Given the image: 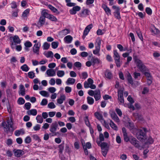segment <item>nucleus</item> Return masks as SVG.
<instances>
[{
  "label": "nucleus",
  "instance_id": "2f4dec72",
  "mask_svg": "<svg viewBox=\"0 0 160 160\" xmlns=\"http://www.w3.org/2000/svg\"><path fill=\"white\" fill-rule=\"evenodd\" d=\"M113 53H114V60H115L116 59H120V56L117 52V51L116 50H115L113 51Z\"/></svg>",
  "mask_w": 160,
  "mask_h": 160
},
{
  "label": "nucleus",
  "instance_id": "de8ad7c7",
  "mask_svg": "<svg viewBox=\"0 0 160 160\" xmlns=\"http://www.w3.org/2000/svg\"><path fill=\"white\" fill-rule=\"evenodd\" d=\"M32 137L35 140L37 141L38 142H40L41 141V140L38 135L36 134L33 135Z\"/></svg>",
  "mask_w": 160,
  "mask_h": 160
},
{
  "label": "nucleus",
  "instance_id": "a211bd4d",
  "mask_svg": "<svg viewBox=\"0 0 160 160\" xmlns=\"http://www.w3.org/2000/svg\"><path fill=\"white\" fill-rule=\"evenodd\" d=\"M19 94H21L22 96H24L25 94V91L24 86L22 84H21L19 86Z\"/></svg>",
  "mask_w": 160,
  "mask_h": 160
},
{
  "label": "nucleus",
  "instance_id": "774afa93",
  "mask_svg": "<svg viewBox=\"0 0 160 160\" xmlns=\"http://www.w3.org/2000/svg\"><path fill=\"white\" fill-rule=\"evenodd\" d=\"M84 121L85 122L86 125L88 126H90V123L88 119V117H86L84 118Z\"/></svg>",
  "mask_w": 160,
  "mask_h": 160
},
{
  "label": "nucleus",
  "instance_id": "ea45409f",
  "mask_svg": "<svg viewBox=\"0 0 160 160\" xmlns=\"http://www.w3.org/2000/svg\"><path fill=\"white\" fill-rule=\"evenodd\" d=\"M64 74L65 72L63 71L59 70L57 72V75L58 77H62Z\"/></svg>",
  "mask_w": 160,
  "mask_h": 160
},
{
  "label": "nucleus",
  "instance_id": "5fc2aeb1",
  "mask_svg": "<svg viewBox=\"0 0 160 160\" xmlns=\"http://www.w3.org/2000/svg\"><path fill=\"white\" fill-rule=\"evenodd\" d=\"M115 111L117 113V114L119 115L120 117H121L122 115V113L121 111L118 108H116L115 109Z\"/></svg>",
  "mask_w": 160,
  "mask_h": 160
},
{
  "label": "nucleus",
  "instance_id": "37998d69",
  "mask_svg": "<svg viewBox=\"0 0 160 160\" xmlns=\"http://www.w3.org/2000/svg\"><path fill=\"white\" fill-rule=\"evenodd\" d=\"M64 144L62 143L60 145L58 146L59 148V152L61 153H62L63 152V151L64 149Z\"/></svg>",
  "mask_w": 160,
  "mask_h": 160
},
{
  "label": "nucleus",
  "instance_id": "dca6fc26",
  "mask_svg": "<svg viewBox=\"0 0 160 160\" xmlns=\"http://www.w3.org/2000/svg\"><path fill=\"white\" fill-rule=\"evenodd\" d=\"M141 106L138 102H136L134 106L131 104V109L132 110H138L141 108Z\"/></svg>",
  "mask_w": 160,
  "mask_h": 160
},
{
  "label": "nucleus",
  "instance_id": "09e8293b",
  "mask_svg": "<svg viewBox=\"0 0 160 160\" xmlns=\"http://www.w3.org/2000/svg\"><path fill=\"white\" fill-rule=\"evenodd\" d=\"M24 45L26 47L25 49L27 50H28V49L27 48V47H30L32 46V43L29 41H27L24 44Z\"/></svg>",
  "mask_w": 160,
  "mask_h": 160
},
{
  "label": "nucleus",
  "instance_id": "72a5a7b5",
  "mask_svg": "<svg viewBox=\"0 0 160 160\" xmlns=\"http://www.w3.org/2000/svg\"><path fill=\"white\" fill-rule=\"evenodd\" d=\"M47 18L53 21L56 22L57 21V19L56 18L52 15L49 14L47 16Z\"/></svg>",
  "mask_w": 160,
  "mask_h": 160
},
{
  "label": "nucleus",
  "instance_id": "c9c22d12",
  "mask_svg": "<svg viewBox=\"0 0 160 160\" xmlns=\"http://www.w3.org/2000/svg\"><path fill=\"white\" fill-rule=\"evenodd\" d=\"M108 148H101L102 154L104 157L106 156L108 150Z\"/></svg>",
  "mask_w": 160,
  "mask_h": 160
},
{
  "label": "nucleus",
  "instance_id": "a19ab883",
  "mask_svg": "<svg viewBox=\"0 0 160 160\" xmlns=\"http://www.w3.org/2000/svg\"><path fill=\"white\" fill-rule=\"evenodd\" d=\"M117 48L121 52L125 51L127 49V48H124L120 44H119L117 45Z\"/></svg>",
  "mask_w": 160,
  "mask_h": 160
},
{
  "label": "nucleus",
  "instance_id": "052dcab7",
  "mask_svg": "<svg viewBox=\"0 0 160 160\" xmlns=\"http://www.w3.org/2000/svg\"><path fill=\"white\" fill-rule=\"evenodd\" d=\"M48 101L46 99H43L41 102V105L43 106L46 105L47 104Z\"/></svg>",
  "mask_w": 160,
  "mask_h": 160
},
{
  "label": "nucleus",
  "instance_id": "bf43d9fd",
  "mask_svg": "<svg viewBox=\"0 0 160 160\" xmlns=\"http://www.w3.org/2000/svg\"><path fill=\"white\" fill-rule=\"evenodd\" d=\"M31 141V139L30 137L29 136H27L25 139V141L26 143H30Z\"/></svg>",
  "mask_w": 160,
  "mask_h": 160
},
{
  "label": "nucleus",
  "instance_id": "f03ea898",
  "mask_svg": "<svg viewBox=\"0 0 160 160\" xmlns=\"http://www.w3.org/2000/svg\"><path fill=\"white\" fill-rule=\"evenodd\" d=\"M133 59L135 63L137 64V66L140 71L143 72L147 70V68L144 65L142 61L139 59L137 56L135 54L133 55Z\"/></svg>",
  "mask_w": 160,
  "mask_h": 160
},
{
  "label": "nucleus",
  "instance_id": "338daca9",
  "mask_svg": "<svg viewBox=\"0 0 160 160\" xmlns=\"http://www.w3.org/2000/svg\"><path fill=\"white\" fill-rule=\"evenodd\" d=\"M149 91V89L147 87H144L142 92V93L143 94L147 93Z\"/></svg>",
  "mask_w": 160,
  "mask_h": 160
},
{
  "label": "nucleus",
  "instance_id": "9d476101",
  "mask_svg": "<svg viewBox=\"0 0 160 160\" xmlns=\"http://www.w3.org/2000/svg\"><path fill=\"white\" fill-rule=\"evenodd\" d=\"M15 156L17 157H20L24 154V152L21 150L15 149L13 150Z\"/></svg>",
  "mask_w": 160,
  "mask_h": 160
},
{
  "label": "nucleus",
  "instance_id": "7c9ffc66",
  "mask_svg": "<svg viewBox=\"0 0 160 160\" xmlns=\"http://www.w3.org/2000/svg\"><path fill=\"white\" fill-rule=\"evenodd\" d=\"M151 32L154 35L158 34L159 33V30L155 27L151 29Z\"/></svg>",
  "mask_w": 160,
  "mask_h": 160
},
{
  "label": "nucleus",
  "instance_id": "0e129e2a",
  "mask_svg": "<svg viewBox=\"0 0 160 160\" xmlns=\"http://www.w3.org/2000/svg\"><path fill=\"white\" fill-rule=\"evenodd\" d=\"M120 59H119L118 60L116 59V60H115V62L116 64L117 67H120L121 65V63L120 62Z\"/></svg>",
  "mask_w": 160,
  "mask_h": 160
},
{
  "label": "nucleus",
  "instance_id": "4c0bfd02",
  "mask_svg": "<svg viewBox=\"0 0 160 160\" xmlns=\"http://www.w3.org/2000/svg\"><path fill=\"white\" fill-rule=\"evenodd\" d=\"M39 21L41 25H43L45 21V18L44 17L41 16L40 18Z\"/></svg>",
  "mask_w": 160,
  "mask_h": 160
},
{
  "label": "nucleus",
  "instance_id": "bb28decb",
  "mask_svg": "<svg viewBox=\"0 0 160 160\" xmlns=\"http://www.w3.org/2000/svg\"><path fill=\"white\" fill-rule=\"evenodd\" d=\"M12 38L13 41L15 43L19 44L21 42V40L18 36L15 35L12 37Z\"/></svg>",
  "mask_w": 160,
  "mask_h": 160
},
{
  "label": "nucleus",
  "instance_id": "b1692460",
  "mask_svg": "<svg viewBox=\"0 0 160 160\" xmlns=\"http://www.w3.org/2000/svg\"><path fill=\"white\" fill-rule=\"evenodd\" d=\"M48 7L53 12L56 13L57 14H59V12L58 11V10L52 5H48Z\"/></svg>",
  "mask_w": 160,
  "mask_h": 160
},
{
  "label": "nucleus",
  "instance_id": "c85d7f7f",
  "mask_svg": "<svg viewBox=\"0 0 160 160\" xmlns=\"http://www.w3.org/2000/svg\"><path fill=\"white\" fill-rule=\"evenodd\" d=\"M25 132L23 129H21L20 130H16L14 132L15 135L17 136H19L20 134H23Z\"/></svg>",
  "mask_w": 160,
  "mask_h": 160
},
{
  "label": "nucleus",
  "instance_id": "412c9836",
  "mask_svg": "<svg viewBox=\"0 0 160 160\" xmlns=\"http://www.w3.org/2000/svg\"><path fill=\"white\" fill-rule=\"evenodd\" d=\"M105 77L108 79H110L112 78V75L111 72L108 70H107L105 72Z\"/></svg>",
  "mask_w": 160,
  "mask_h": 160
},
{
  "label": "nucleus",
  "instance_id": "473e14b6",
  "mask_svg": "<svg viewBox=\"0 0 160 160\" xmlns=\"http://www.w3.org/2000/svg\"><path fill=\"white\" fill-rule=\"evenodd\" d=\"M94 115L96 118L99 120H102L103 119L102 115L98 112H95L94 113Z\"/></svg>",
  "mask_w": 160,
  "mask_h": 160
},
{
  "label": "nucleus",
  "instance_id": "79ce46f5",
  "mask_svg": "<svg viewBox=\"0 0 160 160\" xmlns=\"http://www.w3.org/2000/svg\"><path fill=\"white\" fill-rule=\"evenodd\" d=\"M21 68L22 71L25 72H27L29 70V68L26 64L21 66Z\"/></svg>",
  "mask_w": 160,
  "mask_h": 160
},
{
  "label": "nucleus",
  "instance_id": "4468645a",
  "mask_svg": "<svg viewBox=\"0 0 160 160\" xmlns=\"http://www.w3.org/2000/svg\"><path fill=\"white\" fill-rule=\"evenodd\" d=\"M94 97L96 101L99 100L101 97L100 92L99 89L96 90V92L94 95Z\"/></svg>",
  "mask_w": 160,
  "mask_h": 160
},
{
  "label": "nucleus",
  "instance_id": "aec40b11",
  "mask_svg": "<svg viewBox=\"0 0 160 160\" xmlns=\"http://www.w3.org/2000/svg\"><path fill=\"white\" fill-rule=\"evenodd\" d=\"M129 55V52H126L123 53L122 55V56L124 58L128 57L127 58V61L125 63V66L126 67H127V65L128 64L129 62L130 61V57H128Z\"/></svg>",
  "mask_w": 160,
  "mask_h": 160
},
{
  "label": "nucleus",
  "instance_id": "69168bd1",
  "mask_svg": "<svg viewBox=\"0 0 160 160\" xmlns=\"http://www.w3.org/2000/svg\"><path fill=\"white\" fill-rule=\"evenodd\" d=\"M31 105V104L30 102L26 103L24 105V106L27 110H29L30 109Z\"/></svg>",
  "mask_w": 160,
  "mask_h": 160
},
{
  "label": "nucleus",
  "instance_id": "a18cd8bd",
  "mask_svg": "<svg viewBox=\"0 0 160 160\" xmlns=\"http://www.w3.org/2000/svg\"><path fill=\"white\" fill-rule=\"evenodd\" d=\"M18 102L19 104H23L25 103V101L23 98H20L18 100Z\"/></svg>",
  "mask_w": 160,
  "mask_h": 160
},
{
  "label": "nucleus",
  "instance_id": "58836bf2",
  "mask_svg": "<svg viewBox=\"0 0 160 160\" xmlns=\"http://www.w3.org/2000/svg\"><path fill=\"white\" fill-rule=\"evenodd\" d=\"M61 32L63 35L65 36L69 33L70 32V31L68 29H65L62 30Z\"/></svg>",
  "mask_w": 160,
  "mask_h": 160
},
{
  "label": "nucleus",
  "instance_id": "603ef678",
  "mask_svg": "<svg viewBox=\"0 0 160 160\" xmlns=\"http://www.w3.org/2000/svg\"><path fill=\"white\" fill-rule=\"evenodd\" d=\"M74 65L75 67L77 68H79V69H80L82 66V64L80 62H77L74 63Z\"/></svg>",
  "mask_w": 160,
  "mask_h": 160
},
{
  "label": "nucleus",
  "instance_id": "6ab92c4d",
  "mask_svg": "<svg viewBox=\"0 0 160 160\" xmlns=\"http://www.w3.org/2000/svg\"><path fill=\"white\" fill-rule=\"evenodd\" d=\"M27 113L29 115L36 116L37 114V111L36 109H32L27 111Z\"/></svg>",
  "mask_w": 160,
  "mask_h": 160
},
{
  "label": "nucleus",
  "instance_id": "f3484780",
  "mask_svg": "<svg viewBox=\"0 0 160 160\" xmlns=\"http://www.w3.org/2000/svg\"><path fill=\"white\" fill-rule=\"evenodd\" d=\"M73 38L70 35H68L65 37L64 38V42L67 43H70L72 41Z\"/></svg>",
  "mask_w": 160,
  "mask_h": 160
},
{
  "label": "nucleus",
  "instance_id": "6e6d98bb",
  "mask_svg": "<svg viewBox=\"0 0 160 160\" xmlns=\"http://www.w3.org/2000/svg\"><path fill=\"white\" fill-rule=\"evenodd\" d=\"M29 9H27L25 10L24 12H23L22 14V16L23 17H26L28 14H29Z\"/></svg>",
  "mask_w": 160,
  "mask_h": 160
},
{
  "label": "nucleus",
  "instance_id": "cd10ccee",
  "mask_svg": "<svg viewBox=\"0 0 160 160\" xmlns=\"http://www.w3.org/2000/svg\"><path fill=\"white\" fill-rule=\"evenodd\" d=\"M65 100V96L64 95H62L61 96L60 98L58 99L57 102L59 104H61L63 102V101Z\"/></svg>",
  "mask_w": 160,
  "mask_h": 160
},
{
  "label": "nucleus",
  "instance_id": "9b49d317",
  "mask_svg": "<svg viewBox=\"0 0 160 160\" xmlns=\"http://www.w3.org/2000/svg\"><path fill=\"white\" fill-rule=\"evenodd\" d=\"M131 143L137 148H139L140 147L139 144V142L134 138H132Z\"/></svg>",
  "mask_w": 160,
  "mask_h": 160
},
{
  "label": "nucleus",
  "instance_id": "e433bc0d",
  "mask_svg": "<svg viewBox=\"0 0 160 160\" xmlns=\"http://www.w3.org/2000/svg\"><path fill=\"white\" fill-rule=\"evenodd\" d=\"M88 103L90 105L92 104L94 102V99L92 97H88L87 98Z\"/></svg>",
  "mask_w": 160,
  "mask_h": 160
},
{
  "label": "nucleus",
  "instance_id": "c756f323",
  "mask_svg": "<svg viewBox=\"0 0 160 160\" xmlns=\"http://www.w3.org/2000/svg\"><path fill=\"white\" fill-rule=\"evenodd\" d=\"M89 11L88 9H85L82 12L81 16L82 17H84V15H88L89 14Z\"/></svg>",
  "mask_w": 160,
  "mask_h": 160
},
{
  "label": "nucleus",
  "instance_id": "39448f33",
  "mask_svg": "<svg viewBox=\"0 0 160 160\" xmlns=\"http://www.w3.org/2000/svg\"><path fill=\"white\" fill-rule=\"evenodd\" d=\"M93 80L91 78H89L88 80V82L85 81L84 83V87L85 88L89 87L92 89H94L96 88L95 85L93 84Z\"/></svg>",
  "mask_w": 160,
  "mask_h": 160
},
{
  "label": "nucleus",
  "instance_id": "6e6552de",
  "mask_svg": "<svg viewBox=\"0 0 160 160\" xmlns=\"http://www.w3.org/2000/svg\"><path fill=\"white\" fill-rule=\"evenodd\" d=\"M58 127V124L57 122H55L52 124L50 128V131L52 133H54V135H56L55 132L56 131Z\"/></svg>",
  "mask_w": 160,
  "mask_h": 160
},
{
  "label": "nucleus",
  "instance_id": "393cba45",
  "mask_svg": "<svg viewBox=\"0 0 160 160\" xmlns=\"http://www.w3.org/2000/svg\"><path fill=\"white\" fill-rule=\"evenodd\" d=\"M154 142V140L151 136L149 137L147 141L145 142L144 144L145 145H148L152 144Z\"/></svg>",
  "mask_w": 160,
  "mask_h": 160
},
{
  "label": "nucleus",
  "instance_id": "f257e3e1",
  "mask_svg": "<svg viewBox=\"0 0 160 160\" xmlns=\"http://www.w3.org/2000/svg\"><path fill=\"white\" fill-rule=\"evenodd\" d=\"M132 130V132L135 134L137 138L141 142H144L147 139L146 132L147 129L145 128H142V129H137L135 127L133 124L131 123V128Z\"/></svg>",
  "mask_w": 160,
  "mask_h": 160
},
{
  "label": "nucleus",
  "instance_id": "4d7b16f0",
  "mask_svg": "<svg viewBox=\"0 0 160 160\" xmlns=\"http://www.w3.org/2000/svg\"><path fill=\"white\" fill-rule=\"evenodd\" d=\"M48 107L50 108H54L56 106L53 102H51L48 104Z\"/></svg>",
  "mask_w": 160,
  "mask_h": 160
},
{
  "label": "nucleus",
  "instance_id": "3c124183",
  "mask_svg": "<svg viewBox=\"0 0 160 160\" xmlns=\"http://www.w3.org/2000/svg\"><path fill=\"white\" fill-rule=\"evenodd\" d=\"M91 61L94 64L96 63H98L99 62V60L98 58H93L92 59Z\"/></svg>",
  "mask_w": 160,
  "mask_h": 160
},
{
  "label": "nucleus",
  "instance_id": "f704fd0d",
  "mask_svg": "<svg viewBox=\"0 0 160 160\" xmlns=\"http://www.w3.org/2000/svg\"><path fill=\"white\" fill-rule=\"evenodd\" d=\"M36 119L38 123H42L43 122L42 117L40 115H38L36 118Z\"/></svg>",
  "mask_w": 160,
  "mask_h": 160
},
{
  "label": "nucleus",
  "instance_id": "f8f14e48",
  "mask_svg": "<svg viewBox=\"0 0 160 160\" xmlns=\"http://www.w3.org/2000/svg\"><path fill=\"white\" fill-rule=\"evenodd\" d=\"M80 9V7L78 6H74L70 10V13L72 15L75 14L77 12L79 11Z\"/></svg>",
  "mask_w": 160,
  "mask_h": 160
},
{
  "label": "nucleus",
  "instance_id": "680f3d73",
  "mask_svg": "<svg viewBox=\"0 0 160 160\" xmlns=\"http://www.w3.org/2000/svg\"><path fill=\"white\" fill-rule=\"evenodd\" d=\"M145 11L146 13L148 15H150L152 13V10L149 8H147Z\"/></svg>",
  "mask_w": 160,
  "mask_h": 160
},
{
  "label": "nucleus",
  "instance_id": "c03bdc74",
  "mask_svg": "<svg viewBox=\"0 0 160 160\" xmlns=\"http://www.w3.org/2000/svg\"><path fill=\"white\" fill-rule=\"evenodd\" d=\"M50 46V44L47 43V42H45L43 44V49L44 50H48Z\"/></svg>",
  "mask_w": 160,
  "mask_h": 160
},
{
  "label": "nucleus",
  "instance_id": "1a4fd4ad",
  "mask_svg": "<svg viewBox=\"0 0 160 160\" xmlns=\"http://www.w3.org/2000/svg\"><path fill=\"white\" fill-rule=\"evenodd\" d=\"M41 44L40 43L38 42L35 44L33 48V52L38 55L39 52V48Z\"/></svg>",
  "mask_w": 160,
  "mask_h": 160
},
{
  "label": "nucleus",
  "instance_id": "ddd939ff",
  "mask_svg": "<svg viewBox=\"0 0 160 160\" xmlns=\"http://www.w3.org/2000/svg\"><path fill=\"white\" fill-rule=\"evenodd\" d=\"M46 73L48 76L53 77L55 75L56 73L54 70L52 69H48L47 70Z\"/></svg>",
  "mask_w": 160,
  "mask_h": 160
},
{
  "label": "nucleus",
  "instance_id": "20e7f679",
  "mask_svg": "<svg viewBox=\"0 0 160 160\" xmlns=\"http://www.w3.org/2000/svg\"><path fill=\"white\" fill-rule=\"evenodd\" d=\"M101 44V39L100 38H98L96 40L95 46L96 49L93 51V53L94 54H98L99 55L100 46Z\"/></svg>",
  "mask_w": 160,
  "mask_h": 160
},
{
  "label": "nucleus",
  "instance_id": "a878e982",
  "mask_svg": "<svg viewBox=\"0 0 160 160\" xmlns=\"http://www.w3.org/2000/svg\"><path fill=\"white\" fill-rule=\"evenodd\" d=\"M75 79L72 78H69L67 81L66 83L67 85L69 84H73L75 82Z\"/></svg>",
  "mask_w": 160,
  "mask_h": 160
},
{
  "label": "nucleus",
  "instance_id": "8fccbe9b",
  "mask_svg": "<svg viewBox=\"0 0 160 160\" xmlns=\"http://www.w3.org/2000/svg\"><path fill=\"white\" fill-rule=\"evenodd\" d=\"M29 77L31 79L35 77V73L33 72H30L28 73Z\"/></svg>",
  "mask_w": 160,
  "mask_h": 160
},
{
  "label": "nucleus",
  "instance_id": "864d4df0",
  "mask_svg": "<svg viewBox=\"0 0 160 160\" xmlns=\"http://www.w3.org/2000/svg\"><path fill=\"white\" fill-rule=\"evenodd\" d=\"M51 45L52 48L55 49L58 47V43L56 42H53L52 43Z\"/></svg>",
  "mask_w": 160,
  "mask_h": 160
},
{
  "label": "nucleus",
  "instance_id": "7ed1b4c3",
  "mask_svg": "<svg viewBox=\"0 0 160 160\" xmlns=\"http://www.w3.org/2000/svg\"><path fill=\"white\" fill-rule=\"evenodd\" d=\"M7 124L5 122H2V125L4 129L5 132L8 133L10 131V127L13 131L14 129L13 128V122L11 118L8 119L7 121Z\"/></svg>",
  "mask_w": 160,
  "mask_h": 160
},
{
  "label": "nucleus",
  "instance_id": "49530a36",
  "mask_svg": "<svg viewBox=\"0 0 160 160\" xmlns=\"http://www.w3.org/2000/svg\"><path fill=\"white\" fill-rule=\"evenodd\" d=\"M40 93L42 96L48 97L49 96L48 93L45 91H42L40 92Z\"/></svg>",
  "mask_w": 160,
  "mask_h": 160
},
{
  "label": "nucleus",
  "instance_id": "0eeeda50",
  "mask_svg": "<svg viewBox=\"0 0 160 160\" xmlns=\"http://www.w3.org/2000/svg\"><path fill=\"white\" fill-rule=\"evenodd\" d=\"M112 118L116 122H119L120 120L115 112L113 110H110L109 112Z\"/></svg>",
  "mask_w": 160,
  "mask_h": 160
},
{
  "label": "nucleus",
  "instance_id": "423d86ee",
  "mask_svg": "<svg viewBox=\"0 0 160 160\" xmlns=\"http://www.w3.org/2000/svg\"><path fill=\"white\" fill-rule=\"evenodd\" d=\"M124 88H121L118 89V99L120 104H123L124 103V99L123 97V92Z\"/></svg>",
  "mask_w": 160,
  "mask_h": 160
},
{
  "label": "nucleus",
  "instance_id": "4be33fe9",
  "mask_svg": "<svg viewBox=\"0 0 160 160\" xmlns=\"http://www.w3.org/2000/svg\"><path fill=\"white\" fill-rule=\"evenodd\" d=\"M44 55L47 58H53V54L52 52L51 51H49L47 52H44Z\"/></svg>",
  "mask_w": 160,
  "mask_h": 160
},
{
  "label": "nucleus",
  "instance_id": "2eb2a0df",
  "mask_svg": "<svg viewBox=\"0 0 160 160\" xmlns=\"http://www.w3.org/2000/svg\"><path fill=\"white\" fill-rule=\"evenodd\" d=\"M102 7L105 11L106 13L108 15H111V11L109 8L105 4H102Z\"/></svg>",
  "mask_w": 160,
  "mask_h": 160
},
{
  "label": "nucleus",
  "instance_id": "5701e85b",
  "mask_svg": "<svg viewBox=\"0 0 160 160\" xmlns=\"http://www.w3.org/2000/svg\"><path fill=\"white\" fill-rule=\"evenodd\" d=\"M109 125L115 131L118 130V128L117 126L112 120H110V123Z\"/></svg>",
  "mask_w": 160,
  "mask_h": 160
},
{
  "label": "nucleus",
  "instance_id": "13d9d810",
  "mask_svg": "<svg viewBox=\"0 0 160 160\" xmlns=\"http://www.w3.org/2000/svg\"><path fill=\"white\" fill-rule=\"evenodd\" d=\"M100 146L101 148H109L108 146L107 143L105 142H103L101 143Z\"/></svg>",
  "mask_w": 160,
  "mask_h": 160
},
{
  "label": "nucleus",
  "instance_id": "e2e57ef3",
  "mask_svg": "<svg viewBox=\"0 0 160 160\" xmlns=\"http://www.w3.org/2000/svg\"><path fill=\"white\" fill-rule=\"evenodd\" d=\"M114 16L117 19H120L121 18V17L120 14V11L117 12H114Z\"/></svg>",
  "mask_w": 160,
  "mask_h": 160
}]
</instances>
